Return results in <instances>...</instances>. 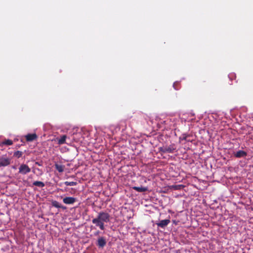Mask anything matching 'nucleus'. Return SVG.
Returning a JSON list of instances; mask_svg holds the SVG:
<instances>
[{
	"instance_id": "1",
	"label": "nucleus",
	"mask_w": 253,
	"mask_h": 253,
	"mask_svg": "<svg viewBox=\"0 0 253 253\" xmlns=\"http://www.w3.org/2000/svg\"><path fill=\"white\" fill-rule=\"evenodd\" d=\"M110 215L108 213L101 211L98 213L97 216L92 220V222L101 230L105 229L104 223L110 221Z\"/></svg>"
},
{
	"instance_id": "20",
	"label": "nucleus",
	"mask_w": 253,
	"mask_h": 253,
	"mask_svg": "<svg viewBox=\"0 0 253 253\" xmlns=\"http://www.w3.org/2000/svg\"><path fill=\"white\" fill-rule=\"evenodd\" d=\"M99 233H100V232L99 231H98L94 233V235L97 236L99 235Z\"/></svg>"
},
{
	"instance_id": "12",
	"label": "nucleus",
	"mask_w": 253,
	"mask_h": 253,
	"mask_svg": "<svg viewBox=\"0 0 253 253\" xmlns=\"http://www.w3.org/2000/svg\"><path fill=\"white\" fill-rule=\"evenodd\" d=\"M54 166L56 170L59 172H62L64 170L65 166L63 165L55 164Z\"/></svg>"
},
{
	"instance_id": "15",
	"label": "nucleus",
	"mask_w": 253,
	"mask_h": 253,
	"mask_svg": "<svg viewBox=\"0 0 253 253\" xmlns=\"http://www.w3.org/2000/svg\"><path fill=\"white\" fill-rule=\"evenodd\" d=\"M33 184L35 186L42 188L43 187L45 186L44 183L43 182L39 181H34Z\"/></svg>"
},
{
	"instance_id": "13",
	"label": "nucleus",
	"mask_w": 253,
	"mask_h": 253,
	"mask_svg": "<svg viewBox=\"0 0 253 253\" xmlns=\"http://www.w3.org/2000/svg\"><path fill=\"white\" fill-rule=\"evenodd\" d=\"M13 141L10 139H6L0 143V146H2L3 145L10 146L12 145Z\"/></svg>"
},
{
	"instance_id": "8",
	"label": "nucleus",
	"mask_w": 253,
	"mask_h": 253,
	"mask_svg": "<svg viewBox=\"0 0 253 253\" xmlns=\"http://www.w3.org/2000/svg\"><path fill=\"white\" fill-rule=\"evenodd\" d=\"M169 223V219H164L160 220L159 222L157 223L156 224L158 225V226L164 228L165 227H166Z\"/></svg>"
},
{
	"instance_id": "9",
	"label": "nucleus",
	"mask_w": 253,
	"mask_h": 253,
	"mask_svg": "<svg viewBox=\"0 0 253 253\" xmlns=\"http://www.w3.org/2000/svg\"><path fill=\"white\" fill-rule=\"evenodd\" d=\"M25 137L27 141H32L37 138V136L36 133H30L26 135Z\"/></svg>"
},
{
	"instance_id": "11",
	"label": "nucleus",
	"mask_w": 253,
	"mask_h": 253,
	"mask_svg": "<svg viewBox=\"0 0 253 253\" xmlns=\"http://www.w3.org/2000/svg\"><path fill=\"white\" fill-rule=\"evenodd\" d=\"M133 189L135 190L137 192H146L148 190V188L147 187H137V186H134L132 187Z\"/></svg>"
},
{
	"instance_id": "5",
	"label": "nucleus",
	"mask_w": 253,
	"mask_h": 253,
	"mask_svg": "<svg viewBox=\"0 0 253 253\" xmlns=\"http://www.w3.org/2000/svg\"><path fill=\"white\" fill-rule=\"evenodd\" d=\"M107 242L106 240V239L105 237L103 236L99 237L97 242H96V245L99 248H103L105 245H106Z\"/></svg>"
},
{
	"instance_id": "7",
	"label": "nucleus",
	"mask_w": 253,
	"mask_h": 253,
	"mask_svg": "<svg viewBox=\"0 0 253 253\" xmlns=\"http://www.w3.org/2000/svg\"><path fill=\"white\" fill-rule=\"evenodd\" d=\"M247 155V153L243 150H239L234 153V156L237 158H245Z\"/></svg>"
},
{
	"instance_id": "14",
	"label": "nucleus",
	"mask_w": 253,
	"mask_h": 253,
	"mask_svg": "<svg viewBox=\"0 0 253 253\" xmlns=\"http://www.w3.org/2000/svg\"><path fill=\"white\" fill-rule=\"evenodd\" d=\"M52 205L54 207L56 208H62L64 209L66 208L65 207H63L59 202L56 201H53Z\"/></svg>"
},
{
	"instance_id": "10",
	"label": "nucleus",
	"mask_w": 253,
	"mask_h": 253,
	"mask_svg": "<svg viewBox=\"0 0 253 253\" xmlns=\"http://www.w3.org/2000/svg\"><path fill=\"white\" fill-rule=\"evenodd\" d=\"M66 138L67 136L66 135H63L61 136L60 138H57L56 139L58 141V144L59 145H62L66 143Z\"/></svg>"
},
{
	"instance_id": "19",
	"label": "nucleus",
	"mask_w": 253,
	"mask_h": 253,
	"mask_svg": "<svg viewBox=\"0 0 253 253\" xmlns=\"http://www.w3.org/2000/svg\"><path fill=\"white\" fill-rule=\"evenodd\" d=\"M176 84H177V83H176V82L174 83V84H173V87H174L175 89L177 90V89H178V88H177V87H176V86H175V85H176Z\"/></svg>"
},
{
	"instance_id": "18",
	"label": "nucleus",
	"mask_w": 253,
	"mask_h": 253,
	"mask_svg": "<svg viewBox=\"0 0 253 253\" xmlns=\"http://www.w3.org/2000/svg\"><path fill=\"white\" fill-rule=\"evenodd\" d=\"M182 139L187 140V136L185 134L183 135Z\"/></svg>"
},
{
	"instance_id": "6",
	"label": "nucleus",
	"mask_w": 253,
	"mask_h": 253,
	"mask_svg": "<svg viewBox=\"0 0 253 253\" xmlns=\"http://www.w3.org/2000/svg\"><path fill=\"white\" fill-rule=\"evenodd\" d=\"M76 201V199L72 197H67L63 199L64 204L67 205L73 204Z\"/></svg>"
},
{
	"instance_id": "21",
	"label": "nucleus",
	"mask_w": 253,
	"mask_h": 253,
	"mask_svg": "<svg viewBox=\"0 0 253 253\" xmlns=\"http://www.w3.org/2000/svg\"><path fill=\"white\" fill-rule=\"evenodd\" d=\"M36 164L38 165V166H41V165L39 162H36Z\"/></svg>"
},
{
	"instance_id": "16",
	"label": "nucleus",
	"mask_w": 253,
	"mask_h": 253,
	"mask_svg": "<svg viewBox=\"0 0 253 253\" xmlns=\"http://www.w3.org/2000/svg\"><path fill=\"white\" fill-rule=\"evenodd\" d=\"M23 153L20 151H16L13 153V157L17 158H19L22 157Z\"/></svg>"
},
{
	"instance_id": "3",
	"label": "nucleus",
	"mask_w": 253,
	"mask_h": 253,
	"mask_svg": "<svg viewBox=\"0 0 253 253\" xmlns=\"http://www.w3.org/2000/svg\"><path fill=\"white\" fill-rule=\"evenodd\" d=\"M12 159L6 155L0 156V168L5 167L9 165L11 163Z\"/></svg>"
},
{
	"instance_id": "4",
	"label": "nucleus",
	"mask_w": 253,
	"mask_h": 253,
	"mask_svg": "<svg viewBox=\"0 0 253 253\" xmlns=\"http://www.w3.org/2000/svg\"><path fill=\"white\" fill-rule=\"evenodd\" d=\"M31 171V169L26 164H21L19 167V173L23 175L27 174Z\"/></svg>"
},
{
	"instance_id": "2",
	"label": "nucleus",
	"mask_w": 253,
	"mask_h": 253,
	"mask_svg": "<svg viewBox=\"0 0 253 253\" xmlns=\"http://www.w3.org/2000/svg\"><path fill=\"white\" fill-rule=\"evenodd\" d=\"M176 147L174 144H171L169 145H166L163 146V147H161L159 148V152H162L163 153H173V152L176 150Z\"/></svg>"
},
{
	"instance_id": "17",
	"label": "nucleus",
	"mask_w": 253,
	"mask_h": 253,
	"mask_svg": "<svg viewBox=\"0 0 253 253\" xmlns=\"http://www.w3.org/2000/svg\"><path fill=\"white\" fill-rule=\"evenodd\" d=\"M64 184L66 186H75L77 185V183L76 182H69V181H65Z\"/></svg>"
}]
</instances>
